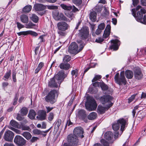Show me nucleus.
Segmentation results:
<instances>
[{
    "mask_svg": "<svg viewBox=\"0 0 146 146\" xmlns=\"http://www.w3.org/2000/svg\"><path fill=\"white\" fill-rule=\"evenodd\" d=\"M145 112L139 111L137 115L138 120L139 121L141 120L142 119L145 117Z\"/></svg>",
    "mask_w": 146,
    "mask_h": 146,
    "instance_id": "obj_28",
    "label": "nucleus"
},
{
    "mask_svg": "<svg viewBox=\"0 0 146 146\" xmlns=\"http://www.w3.org/2000/svg\"><path fill=\"white\" fill-rule=\"evenodd\" d=\"M66 76V75L64 74L63 71H60L53 78L50 79L48 85L50 87H58V84H60L61 82V81L63 80Z\"/></svg>",
    "mask_w": 146,
    "mask_h": 146,
    "instance_id": "obj_1",
    "label": "nucleus"
},
{
    "mask_svg": "<svg viewBox=\"0 0 146 146\" xmlns=\"http://www.w3.org/2000/svg\"><path fill=\"white\" fill-rule=\"evenodd\" d=\"M138 107H139L138 106H136L134 107V108L132 112L133 116V117H135L136 113V110L138 109Z\"/></svg>",
    "mask_w": 146,
    "mask_h": 146,
    "instance_id": "obj_57",
    "label": "nucleus"
},
{
    "mask_svg": "<svg viewBox=\"0 0 146 146\" xmlns=\"http://www.w3.org/2000/svg\"><path fill=\"white\" fill-rule=\"evenodd\" d=\"M18 97L17 95H16L14 100V102L13 103V105H15L17 104V101L18 100Z\"/></svg>",
    "mask_w": 146,
    "mask_h": 146,
    "instance_id": "obj_62",
    "label": "nucleus"
},
{
    "mask_svg": "<svg viewBox=\"0 0 146 146\" xmlns=\"http://www.w3.org/2000/svg\"><path fill=\"white\" fill-rule=\"evenodd\" d=\"M61 7L64 9L67 10H70L72 9V6L71 5L67 6L64 4H61L60 5Z\"/></svg>",
    "mask_w": 146,
    "mask_h": 146,
    "instance_id": "obj_38",
    "label": "nucleus"
},
{
    "mask_svg": "<svg viewBox=\"0 0 146 146\" xmlns=\"http://www.w3.org/2000/svg\"><path fill=\"white\" fill-rule=\"evenodd\" d=\"M102 78V76L100 75H95V77L92 80V81L93 82L100 79Z\"/></svg>",
    "mask_w": 146,
    "mask_h": 146,
    "instance_id": "obj_46",
    "label": "nucleus"
},
{
    "mask_svg": "<svg viewBox=\"0 0 146 146\" xmlns=\"http://www.w3.org/2000/svg\"><path fill=\"white\" fill-rule=\"evenodd\" d=\"M113 134L111 131H108L105 133L104 135V138L108 140H111L113 138Z\"/></svg>",
    "mask_w": 146,
    "mask_h": 146,
    "instance_id": "obj_22",
    "label": "nucleus"
},
{
    "mask_svg": "<svg viewBox=\"0 0 146 146\" xmlns=\"http://www.w3.org/2000/svg\"><path fill=\"white\" fill-rule=\"evenodd\" d=\"M53 17L56 20H62L66 22H69V19L67 18L62 13H59L57 11H54L52 13Z\"/></svg>",
    "mask_w": 146,
    "mask_h": 146,
    "instance_id": "obj_9",
    "label": "nucleus"
},
{
    "mask_svg": "<svg viewBox=\"0 0 146 146\" xmlns=\"http://www.w3.org/2000/svg\"><path fill=\"white\" fill-rule=\"evenodd\" d=\"M105 27V24L104 23L100 24L98 27V28L102 31L104 30Z\"/></svg>",
    "mask_w": 146,
    "mask_h": 146,
    "instance_id": "obj_50",
    "label": "nucleus"
},
{
    "mask_svg": "<svg viewBox=\"0 0 146 146\" xmlns=\"http://www.w3.org/2000/svg\"><path fill=\"white\" fill-rule=\"evenodd\" d=\"M100 86L103 91L107 90L108 88V86L103 82L100 83Z\"/></svg>",
    "mask_w": 146,
    "mask_h": 146,
    "instance_id": "obj_39",
    "label": "nucleus"
},
{
    "mask_svg": "<svg viewBox=\"0 0 146 146\" xmlns=\"http://www.w3.org/2000/svg\"><path fill=\"white\" fill-rule=\"evenodd\" d=\"M100 142L104 146H110L109 143L104 139H101L100 140Z\"/></svg>",
    "mask_w": 146,
    "mask_h": 146,
    "instance_id": "obj_43",
    "label": "nucleus"
},
{
    "mask_svg": "<svg viewBox=\"0 0 146 146\" xmlns=\"http://www.w3.org/2000/svg\"><path fill=\"white\" fill-rule=\"evenodd\" d=\"M11 129L18 134H20L21 132V131L20 130L13 127H11Z\"/></svg>",
    "mask_w": 146,
    "mask_h": 146,
    "instance_id": "obj_59",
    "label": "nucleus"
},
{
    "mask_svg": "<svg viewBox=\"0 0 146 146\" xmlns=\"http://www.w3.org/2000/svg\"><path fill=\"white\" fill-rule=\"evenodd\" d=\"M74 134L76 137H79L81 138L84 137V135H83L84 133V130L83 128L81 127H76L74 130Z\"/></svg>",
    "mask_w": 146,
    "mask_h": 146,
    "instance_id": "obj_11",
    "label": "nucleus"
},
{
    "mask_svg": "<svg viewBox=\"0 0 146 146\" xmlns=\"http://www.w3.org/2000/svg\"><path fill=\"white\" fill-rule=\"evenodd\" d=\"M57 27L59 30L65 31L68 29L69 26L68 24L64 22H60L57 25Z\"/></svg>",
    "mask_w": 146,
    "mask_h": 146,
    "instance_id": "obj_14",
    "label": "nucleus"
},
{
    "mask_svg": "<svg viewBox=\"0 0 146 146\" xmlns=\"http://www.w3.org/2000/svg\"><path fill=\"white\" fill-rule=\"evenodd\" d=\"M20 128L19 129H21L22 130H29L30 129L29 127L25 125H23L22 123L21 125H20Z\"/></svg>",
    "mask_w": 146,
    "mask_h": 146,
    "instance_id": "obj_41",
    "label": "nucleus"
},
{
    "mask_svg": "<svg viewBox=\"0 0 146 146\" xmlns=\"http://www.w3.org/2000/svg\"><path fill=\"white\" fill-rule=\"evenodd\" d=\"M113 98L110 95H105L102 96L100 99V100L103 104H105L107 109L108 110L113 104L111 102Z\"/></svg>",
    "mask_w": 146,
    "mask_h": 146,
    "instance_id": "obj_5",
    "label": "nucleus"
},
{
    "mask_svg": "<svg viewBox=\"0 0 146 146\" xmlns=\"http://www.w3.org/2000/svg\"><path fill=\"white\" fill-rule=\"evenodd\" d=\"M20 19L22 22L24 23H27L29 22L28 16L25 15L23 14L21 16Z\"/></svg>",
    "mask_w": 146,
    "mask_h": 146,
    "instance_id": "obj_24",
    "label": "nucleus"
},
{
    "mask_svg": "<svg viewBox=\"0 0 146 146\" xmlns=\"http://www.w3.org/2000/svg\"><path fill=\"white\" fill-rule=\"evenodd\" d=\"M104 40V39L103 38L101 37H99L96 40L95 42L97 43H101Z\"/></svg>",
    "mask_w": 146,
    "mask_h": 146,
    "instance_id": "obj_56",
    "label": "nucleus"
},
{
    "mask_svg": "<svg viewBox=\"0 0 146 146\" xmlns=\"http://www.w3.org/2000/svg\"><path fill=\"white\" fill-rule=\"evenodd\" d=\"M77 115L79 118L83 120L85 122H87V114L85 110H78L77 111Z\"/></svg>",
    "mask_w": 146,
    "mask_h": 146,
    "instance_id": "obj_12",
    "label": "nucleus"
},
{
    "mask_svg": "<svg viewBox=\"0 0 146 146\" xmlns=\"http://www.w3.org/2000/svg\"><path fill=\"white\" fill-rule=\"evenodd\" d=\"M10 124L11 126L15 128L18 129L20 128V125H19L18 123L14 120H11L10 122Z\"/></svg>",
    "mask_w": 146,
    "mask_h": 146,
    "instance_id": "obj_32",
    "label": "nucleus"
},
{
    "mask_svg": "<svg viewBox=\"0 0 146 146\" xmlns=\"http://www.w3.org/2000/svg\"><path fill=\"white\" fill-rule=\"evenodd\" d=\"M44 63L42 62H40L38 65V66L35 70V73H37L44 66Z\"/></svg>",
    "mask_w": 146,
    "mask_h": 146,
    "instance_id": "obj_37",
    "label": "nucleus"
},
{
    "mask_svg": "<svg viewBox=\"0 0 146 146\" xmlns=\"http://www.w3.org/2000/svg\"><path fill=\"white\" fill-rule=\"evenodd\" d=\"M85 106L88 110L92 111L96 109L97 105L94 99L91 98L88 100L87 102L85 103Z\"/></svg>",
    "mask_w": 146,
    "mask_h": 146,
    "instance_id": "obj_8",
    "label": "nucleus"
},
{
    "mask_svg": "<svg viewBox=\"0 0 146 146\" xmlns=\"http://www.w3.org/2000/svg\"><path fill=\"white\" fill-rule=\"evenodd\" d=\"M14 134L10 130H8L5 132L3 136L4 139L7 141H12L14 137Z\"/></svg>",
    "mask_w": 146,
    "mask_h": 146,
    "instance_id": "obj_13",
    "label": "nucleus"
},
{
    "mask_svg": "<svg viewBox=\"0 0 146 146\" xmlns=\"http://www.w3.org/2000/svg\"><path fill=\"white\" fill-rule=\"evenodd\" d=\"M110 41L112 44L110 47V48L114 50H117L120 44V41L117 39H115L111 40Z\"/></svg>",
    "mask_w": 146,
    "mask_h": 146,
    "instance_id": "obj_15",
    "label": "nucleus"
},
{
    "mask_svg": "<svg viewBox=\"0 0 146 146\" xmlns=\"http://www.w3.org/2000/svg\"><path fill=\"white\" fill-rule=\"evenodd\" d=\"M78 71L77 70H73L71 72V74L73 76H75V77H76L78 74Z\"/></svg>",
    "mask_w": 146,
    "mask_h": 146,
    "instance_id": "obj_53",
    "label": "nucleus"
},
{
    "mask_svg": "<svg viewBox=\"0 0 146 146\" xmlns=\"http://www.w3.org/2000/svg\"><path fill=\"white\" fill-rule=\"evenodd\" d=\"M9 85V83L7 82H4L2 83V85L3 88H5Z\"/></svg>",
    "mask_w": 146,
    "mask_h": 146,
    "instance_id": "obj_64",
    "label": "nucleus"
},
{
    "mask_svg": "<svg viewBox=\"0 0 146 146\" xmlns=\"http://www.w3.org/2000/svg\"><path fill=\"white\" fill-rule=\"evenodd\" d=\"M20 111L21 114L22 116H25L27 114L28 110L26 108L23 107L21 109Z\"/></svg>",
    "mask_w": 146,
    "mask_h": 146,
    "instance_id": "obj_34",
    "label": "nucleus"
},
{
    "mask_svg": "<svg viewBox=\"0 0 146 146\" xmlns=\"http://www.w3.org/2000/svg\"><path fill=\"white\" fill-rule=\"evenodd\" d=\"M51 127L44 131H41L37 129H34L33 131V132L34 134L37 135H42L45 137L46 135V134H44L43 133H46L48 132L50 129Z\"/></svg>",
    "mask_w": 146,
    "mask_h": 146,
    "instance_id": "obj_19",
    "label": "nucleus"
},
{
    "mask_svg": "<svg viewBox=\"0 0 146 146\" xmlns=\"http://www.w3.org/2000/svg\"><path fill=\"white\" fill-rule=\"evenodd\" d=\"M114 80L116 82L120 85L122 84H126L127 81L124 76V72H121L120 76L119 73H117L114 76Z\"/></svg>",
    "mask_w": 146,
    "mask_h": 146,
    "instance_id": "obj_7",
    "label": "nucleus"
},
{
    "mask_svg": "<svg viewBox=\"0 0 146 146\" xmlns=\"http://www.w3.org/2000/svg\"><path fill=\"white\" fill-rule=\"evenodd\" d=\"M30 17L31 19L35 23H37L38 20V17L35 14H32Z\"/></svg>",
    "mask_w": 146,
    "mask_h": 146,
    "instance_id": "obj_33",
    "label": "nucleus"
},
{
    "mask_svg": "<svg viewBox=\"0 0 146 146\" xmlns=\"http://www.w3.org/2000/svg\"><path fill=\"white\" fill-rule=\"evenodd\" d=\"M134 76L136 79L139 80L142 78L143 75L140 70L137 69L134 70Z\"/></svg>",
    "mask_w": 146,
    "mask_h": 146,
    "instance_id": "obj_21",
    "label": "nucleus"
},
{
    "mask_svg": "<svg viewBox=\"0 0 146 146\" xmlns=\"http://www.w3.org/2000/svg\"><path fill=\"white\" fill-rule=\"evenodd\" d=\"M14 142L18 146H22L25 145L26 141L22 137L17 135L15 136Z\"/></svg>",
    "mask_w": 146,
    "mask_h": 146,
    "instance_id": "obj_10",
    "label": "nucleus"
},
{
    "mask_svg": "<svg viewBox=\"0 0 146 146\" xmlns=\"http://www.w3.org/2000/svg\"><path fill=\"white\" fill-rule=\"evenodd\" d=\"M16 73L15 71H13L12 73V78L13 81L14 82H16L17 81V80L16 79Z\"/></svg>",
    "mask_w": 146,
    "mask_h": 146,
    "instance_id": "obj_52",
    "label": "nucleus"
},
{
    "mask_svg": "<svg viewBox=\"0 0 146 146\" xmlns=\"http://www.w3.org/2000/svg\"><path fill=\"white\" fill-rule=\"evenodd\" d=\"M47 8L49 9H58L57 6L55 5H46Z\"/></svg>",
    "mask_w": 146,
    "mask_h": 146,
    "instance_id": "obj_48",
    "label": "nucleus"
},
{
    "mask_svg": "<svg viewBox=\"0 0 146 146\" xmlns=\"http://www.w3.org/2000/svg\"><path fill=\"white\" fill-rule=\"evenodd\" d=\"M28 34H30L34 36H36L38 35V34L36 33L31 31H27V35Z\"/></svg>",
    "mask_w": 146,
    "mask_h": 146,
    "instance_id": "obj_45",
    "label": "nucleus"
},
{
    "mask_svg": "<svg viewBox=\"0 0 146 146\" xmlns=\"http://www.w3.org/2000/svg\"><path fill=\"white\" fill-rule=\"evenodd\" d=\"M54 117V115L53 113L51 112L49 113L48 117V119L50 121H51L53 119Z\"/></svg>",
    "mask_w": 146,
    "mask_h": 146,
    "instance_id": "obj_51",
    "label": "nucleus"
},
{
    "mask_svg": "<svg viewBox=\"0 0 146 146\" xmlns=\"http://www.w3.org/2000/svg\"><path fill=\"white\" fill-rule=\"evenodd\" d=\"M73 3L77 5H81L82 2V0H72Z\"/></svg>",
    "mask_w": 146,
    "mask_h": 146,
    "instance_id": "obj_47",
    "label": "nucleus"
},
{
    "mask_svg": "<svg viewBox=\"0 0 146 146\" xmlns=\"http://www.w3.org/2000/svg\"><path fill=\"white\" fill-rule=\"evenodd\" d=\"M11 70H8V71L5 74L3 77L2 79L5 81L8 80L11 76Z\"/></svg>",
    "mask_w": 146,
    "mask_h": 146,
    "instance_id": "obj_30",
    "label": "nucleus"
},
{
    "mask_svg": "<svg viewBox=\"0 0 146 146\" xmlns=\"http://www.w3.org/2000/svg\"><path fill=\"white\" fill-rule=\"evenodd\" d=\"M18 35L19 36L22 35H27V31H22L17 33Z\"/></svg>",
    "mask_w": 146,
    "mask_h": 146,
    "instance_id": "obj_55",
    "label": "nucleus"
},
{
    "mask_svg": "<svg viewBox=\"0 0 146 146\" xmlns=\"http://www.w3.org/2000/svg\"><path fill=\"white\" fill-rule=\"evenodd\" d=\"M46 111L47 113H48L52 110L53 109V107H49L46 106Z\"/></svg>",
    "mask_w": 146,
    "mask_h": 146,
    "instance_id": "obj_61",
    "label": "nucleus"
},
{
    "mask_svg": "<svg viewBox=\"0 0 146 146\" xmlns=\"http://www.w3.org/2000/svg\"><path fill=\"white\" fill-rule=\"evenodd\" d=\"M36 113L35 111L33 110H30L28 116L31 119H34L35 116L36 115Z\"/></svg>",
    "mask_w": 146,
    "mask_h": 146,
    "instance_id": "obj_25",
    "label": "nucleus"
},
{
    "mask_svg": "<svg viewBox=\"0 0 146 146\" xmlns=\"http://www.w3.org/2000/svg\"><path fill=\"white\" fill-rule=\"evenodd\" d=\"M88 35V31L86 27L83 28L80 31V35L81 38L82 39L87 38Z\"/></svg>",
    "mask_w": 146,
    "mask_h": 146,
    "instance_id": "obj_16",
    "label": "nucleus"
},
{
    "mask_svg": "<svg viewBox=\"0 0 146 146\" xmlns=\"http://www.w3.org/2000/svg\"><path fill=\"white\" fill-rule=\"evenodd\" d=\"M61 120L60 119H58L56 122L54 126V129H55L57 130H58L59 127L61 123Z\"/></svg>",
    "mask_w": 146,
    "mask_h": 146,
    "instance_id": "obj_40",
    "label": "nucleus"
},
{
    "mask_svg": "<svg viewBox=\"0 0 146 146\" xmlns=\"http://www.w3.org/2000/svg\"><path fill=\"white\" fill-rule=\"evenodd\" d=\"M62 30H59L58 31V33L59 35V36H65L66 34V32Z\"/></svg>",
    "mask_w": 146,
    "mask_h": 146,
    "instance_id": "obj_44",
    "label": "nucleus"
},
{
    "mask_svg": "<svg viewBox=\"0 0 146 146\" xmlns=\"http://www.w3.org/2000/svg\"><path fill=\"white\" fill-rule=\"evenodd\" d=\"M131 11L132 14L136 18L137 21L146 24V15H144L143 19V14H145L146 13V10L145 9L141 8L140 11L137 12L136 16L135 9H132Z\"/></svg>",
    "mask_w": 146,
    "mask_h": 146,
    "instance_id": "obj_3",
    "label": "nucleus"
},
{
    "mask_svg": "<svg viewBox=\"0 0 146 146\" xmlns=\"http://www.w3.org/2000/svg\"><path fill=\"white\" fill-rule=\"evenodd\" d=\"M133 73L132 71L129 70H127L125 72V76L128 79H131L133 76Z\"/></svg>",
    "mask_w": 146,
    "mask_h": 146,
    "instance_id": "obj_27",
    "label": "nucleus"
},
{
    "mask_svg": "<svg viewBox=\"0 0 146 146\" xmlns=\"http://www.w3.org/2000/svg\"><path fill=\"white\" fill-rule=\"evenodd\" d=\"M22 135L27 140L30 139L31 137L30 133L28 132H24L22 134Z\"/></svg>",
    "mask_w": 146,
    "mask_h": 146,
    "instance_id": "obj_35",
    "label": "nucleus"
},
{
    "mask_svg": "<svg viewBox=\"0 0 146 146\" xmlns=\"http://www.w3.org/2000/svg\"><path fill=\"white\" fill-rule=\"evenodd\" d=\"M97 14L96 12L93 11L90 13V18L92 21H95L96 20Z\"/></svg>",
    "mask_w": 146,
    "mask_h": 146,
    "instance_id": "obj_29",
    "label": "nucleus"
},
{
    "mask_svg": "<svg viewBox=\"0 0 146 146\" xmlns=\"http://www.w3.org/2000/svg\"><path fill=\"white\" fill-rule=\"evenodd\" d=\"M16 118L17 120L19 121H22V119H24V117L21 116L20 114L18 113L17 115Z\"/></svg>",
    "mask_w": 146,
    "mask_h": 146,
    "instance_id": "obj_58",
    "label": "nucleus"
},
{
    "mask_svg": "<svg viewBox=\"0 0 146 146\" xmlns=\"http://www.w3.org/2000/svg\"><path fill=\"white\" fill-rule=\"evenodd\" d=\"M38 116L36 118L39 120H43L45 119L46 115V112L44 110H41L38 112Z\"/></svg>",
    "mask_w": 146,
    "mask_h": 146,
    "instance_id": "obj_18",
    "label": "nucleus"
},
{
    "mask_svg": "<svg viewBox=\"0 0 146 146\" xmlns=\"http://www.w3.org/2000/svg\"><path fill=\"white\" fill-rule=\"evenodd\" d=\"M79 48L78 49V46L76 43L74 42L71 43L68 47V52L72 54H76L81 51L83 48L86 43L80 39L77 41Z\"/></svg>",
    "mask_w": 146,
    "mask_h": 146,
    "instance_id": "obj_2",
    "label": "nucleus"
},
{
    "mask_svg": "<svg viewBox=\"0 0 146 146\" xmlns=\"http://www.w3.org/2000/svg\"><path fill=\"white\" fill-rule=\"evenodd\" d=\"M66 15L70 19V20L69 19L70 21L72 20L74 17V15L73 13L71 12L68 13L66 14Z\"/></svg>",
    "mask_w": 146,
    "mask_h": 146,
    "instance_id": "obj_49",
    "label": "nucleus"
},
{
    "mask_svg": "<svg viewBox=\"0 0 146 146\" xmlns=\"http://www.w3.org/2000/svg\"><path fill=\"white\" fill-rule=\"evenodd\" d=\"M101 83V82H96L94 83H93L92 84V85H93V86H95V87L99 86H100V85Z\"/></svg>",
    "mask_w": 146,
    "mask_h": 146,
    "instance_id": "obj_63",
    "label": "nucleus"
},
{
    "mask_svg": "<svg viewBox=\"0 0 146 146\" xmlns=\"http://www.w3.org/2000/svg\"><path fill=\"white\" fill-rule=\"evenodd\" d=\"M57 91L55 90H51L45 98V101L51 104L54 103L56 100L55 98V95L57 94Z\"/></svg>",
    "mask_w": 146,
    "mask_h": 146,
    "instance_id": "obj_6",
    "label": "nucleus"
},
{
    "mask_svg": "<svg viewBox=\"0 0 146 146\" xmlns=\"http://www.w3.org/2000/svg\"><path fill=\"white\" fill-rule=\"evenodd\" d=\"M32 6L31 5H27L23 9V11L25 13H28L31 10Z\"/></svg>",
    "mask_w": 146,
    "mask_h": 146,
    "instance_id": "obj_36",
    "label": "nucleus"
},
{
    "mask_svg": "<svg viewBox=\"0 0 146 146\" xmlns=\"http://www.w3.org/2000/svg\"><path fill=\"white\" fill-rule=\"evenodd\" d=\"M127 119H119L117 120V123H114L112 124L113 129L115 131H117L119 129V125H120L121 129L122 132L124 130L126 125L127 124Z\"/></svg>",
    "mask_w": 146,
    "mask_h": 146,
    "instance_id": "obj_4",
    "label": "nucleus"
},
{
    "mask_svg": "<svg viewBox=\"0 0 146 146\" xmlns=\"http://www.w3.org/2000/svg\"><path fill=\"white\" fill-rule=\"evenodd\" d=\"M36 11H43L46 9V6L41 4H36L34 7Z\"/></svg>",
    "mask_w": 146,
    "mask_h": 146,
    "instance_id": "obj_17",
    "label": "nucleus"
},
{
    "mask_svg": "<svg viewBox=\"0 0 146 146\" xmlns=\"http://www.w3.org/2000/svg\"><path fill=\"white\" fill-rule=\"evenodd\" d=\"M60 67L61 69L68 70L70 68V65L68 63L63 62L60 64Z\"/></svg>",
    "mask_w": 146,
    "mask_h": 146,
    "instance_id": "obj_23",
    "label": "nucleus"
},
{
    "mask_svg": "<svg viewBox=\"0 0 146 146\" xmlns=\"http://www.w3.org/2000/svg\"><path fill=\"white\" fill-rule=\"evenodd\" d=\"M70 56L68 55H66L63 58V60L64 62H68L70 60Z\"/></svg>",
    "mask_w": 146,
    "mask_h": 146,
    "instance_id": "obj_42",
    "label": "nucleus"
},
{
    "mask_svg": "<svg viewBox=\"0 0 146 146\" xmlns=\"http://www.w3.org/2000/svg\"><path fill=\"white\" fill-rule=\"evenodd\" d=\"M97 116V114L95 112H92L90 113L88 116V118L89 120H92L95 119Z\"/></svg>",
    "mask_w": 146,
    "mask_h": 146,
    "instance_id": "obj_31",
    "label": "nucleus"
},
{
    "mask_svg": "<svg viewBox=\"0 0 146 146\" xmlns=\"http://www.w3.org/2000/svg\"><path fill=\"white\" fill-rule=\"evenodd\" d=\"M106 108L107 109L106 107H104L101 106H99L97 108L98 112L100 114L104 113L106 111Z\"/></svg>",
    "mask_w": 146,
    "mask_h": 146,
    "instance_id": "obj_26",
    "label": "nucleus"
},
{
    "mask_svg": "<svg viewBox=\"0 0 146 146\" xmlns=\"http://www.w3.org/2000/svg\"><path fill=\"white\" fill-rule=\"evenodd\" d=\"M35 26V24L31 22H29V23L27 24L26 25V28H31Z\"/></svg>",
    "mask_w": 146,
    "mask_h": 146,
    "instance_id": "obj_54",
    "label": "nucleus"
},
{
    "mask_svg": "<svg viewBox=\"0 0 146 146\" xmlns=\"http://www.w3.org/2000/svg\"><path fill=\"white\" fill-rule=\"evenodd\" d=\"M135 95H133L130 97L128 99V103H130L132 101H133V99H134Z\"/></svg>",
    "mask_w": 146,
    "mask_h": 146,
    "instance_id": "obj_60",
    "label": "nucleus"
},
{
    "mask_svg": "<svg viewBox=\"0 0 146 146\" xmlns=\"http://www.w3.org/2000/svg\"><path fill=\"white\" fill-rule=\"evenodd\" d=\"M111 26L109 24L108 25L104 31L103 35V37L105 38H107L110 35V30Z\"/></svg>",
    "mask_w": 146,
    "mask_h": 146,
    "instance_id": "obj_20",
    "label": "nucleus"
}]
</instances>
